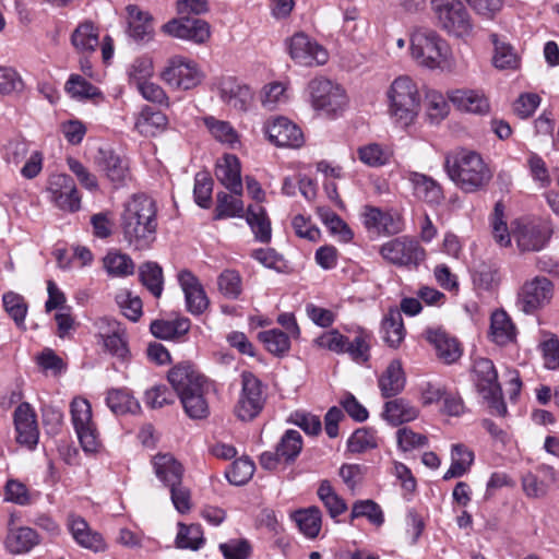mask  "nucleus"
I'll return each instance as SVG.
<instances>
[{
	"label": "nucleus",
	"mask_w": 559,
	"mask_h": 559,
	"mask_svg": "<svg viewBox=\"0 0 559 559\" xmlns=\"http://www.w3.org/2000/svg\"><path fill=\"white\" fill-rule=\"evenodd\" d=\"M253 473L254 463L247 457H240L233 462L226 472V477L230 484L241 486L251 479Z\"/></svg>",
	"instance_id": "58"
},
{
	"label": "nucleus",
	"mask_w": 559,
	"mask_h": 559,
	"mask_svg": "<svg viewBox=\"0 0 559 559\" xmlns=\"http://www.w3.org/2000/svg\"><path fill=\"white\" fill-rule=\"evenodd\" d=\"M270 142L277 146L299 147L304 143L300 128L285 117H277L265 126Z\"/></svg>",
	"instance_id": "24"
},
{
	"label": "nucleus",
	"mask_w": 559,
	"mask_h": 559,
	"mask_svg": "<svg viewBox=\"0 0 559 559\" xmlns=\"http://www.w3.org/2000/svg\"><path fill=\"white\" fill-rule=\"evenodd\" d=\"M191 328V321L186 317H178L174 320H154L150 330L152 334L160 340L179 338L186 335Z\"/></svg>",
	"instance_id": "36"
},
{
	"label": "nucleus",
	"mask_w": 559,
	"mask_h": 559,
	"mask_svg": "<svg viewBox=\"0 0 559 559\" xmlns=\"http://www.w3.org/2000/svg\"><path fill=\"white\" fill-rule=\"evenodd\" d=\"M554 283L544 275L525 280L516 292L515 307L526 316H534L551 304Z\"/></svg>",
	"instance_id": "7"
},
{
	"label": "nucleus",
	"mask_w": 559,
	"mask_h": 559,
	"mask_svg": "<svg viewBox=\"0 0 559 559\" xmlns=\"http://www.w3.org/2000/svg\"><path fill=\"white\" fill-rule=\"evenodd\" d=\"M95 163L115 188L126 186L131 180L128 159L110 148H99Z\"/></svg>",
	"instance_id": "22"
},
{
	"label": "nucleus",
	"mask_w": 559,
	"mask_h": 559,
	"mask_svg": "<svg viewBox=\"0 0 559 559\" xmlns=\"http://www.w3.org/2000/svg\"><path fill=\"white\" fill-rule=\"evenodd\" d=\"M68 526L74 540L94 552L104 551L106 545L102 535L90 528L87 522L81 516L70 515Z\"/></svg>",
	"instance_id": "30"
},
{
	"label": "nucleus",
	"mask_w": 559,
	"mask_h": 559,
	"mask_svg": "<svg viewBox=\"0 0 559 559\" xmlns=\"http://www.w3.org/2000/svg\"><path fill=\"white\" fill-rule=\"evenodd\" d=\"M178 282L185 294L187 310L195 316L202 314L210 305L206 293L199 280L188 270L178 274Z\"/></svg>",
	"instance_id": "25"
},
{
	"label": "nucleus",
	"mask_w": 559,
	"mask_h": 559,
	"mask_svg": "<svg viewBox=\"0 0 559 559\" xmlns=\"http://www.w3.org/2000/svg\"><path fill=\"white\" fill-rule=\"evenodd\" d=\"M240 197L241 195L234 193L218 192L216 195L217 202L214 218L242 217L245 207Z\"/></svg>",
	"instance_id": "47"
},
{
	"label": "nucleus",
	"mask_w": 559,
	"mask_h": 559,
	"mask_svg": "<svg viewBox=\"0 0 559 559\" xmlns=\"http://www.w3.org/2000/svg\"><path fill=\"white\" fill-rule=\"evenodd\" d=\"M168 124V118L160 110L151 106H144L139 112L134 129L143 136L151 138L164 132Z\"/></svg>",
	"instance_id": "34"
},
{
	"label": "nucleus",
	"mask_w": 559,
	"mask_h": 559,
	"mask_svg": "<svg viewBox=\"0 0 559 559\" xmlns=\"http://www.w3.org/2000/svg\"><path fill=\"white\" fill-rule=\"evenodd\" d=\"M258 336L259 340L264 344L267 352L275 356H283L290 348L288 334L278 329L262 331Z\"/></svg>",
	"instance_id": "51"
},
{
	"label": "nucleus",
	"mask_w": 559,
	"mask_h": 559,
	"mask_svg": "<svg viewBox=\"0 0 559 559\" xmlns=\"http://www.w3.org/2000/svg\"><path fill=\"white\" fill-rule=\"evenodd\" d=\"M179 548L198 550L204 544L203 531L200 524L185 525L179 523V531L176 537Z\"/></svg>",
	"instance_id": "54"
},
{
	"label": "nucleus",
	"mask_w": 559,
	"mask_h": 559,
	"mask_svg": "<svg viewBox=\"0 0 559 559\" xmlns=\"http://www.w3.org/2000/svg\"><path fill=\"white\" fill-rule=\"evenodd\" d=\"M215 176L217 180L231 193L242 194L241 166L239 158L234 154H225L216 162Z\"/></svg>",
	"instance_id": "29"
},
{
	"label": "nucleus",
	"mask_w": 559,
	"mask_h": 559,
	"mask_svg": "<svg viewBox=\"0 0 559 559\" xmlns=\"http://www.w3.org/2000/svg\"><path fill=\"white\" fill-rule=\"evenodd\" d=\"M139 276L141 283L148 289V292L156 298H159L163 293V270L155 262H146L139 269Z\"/></svg>",
	"instance_id": "49"
},
{
	"label": "nucleus",
	"mask_w": 559,
	"mask_h": 559,
	"mask_svg": "<svg viewBox=\"0 0 559 559\" xmlns=\"http://www.w3.org/2000/svg\"><path fill=\"white\" fill-rule=\"evenodd\" d=\"M290 58L299 66L316 67L325 64L328 51L307 34L299 32L286 40Z\"/></svg>",
	"instance_id": "14"
},
{
	"label": "nucleus",
	"mask_w": 559,
	"mask_h": 559,
	"mask_svg": "<svg viewBox=\"0 0 559 559\" xmlns=\"http://www.w3.org/2000/svg\"><path fill=\"white\" fill-rule=\"evenodd\" d=\"M153 468L156 477L166 486H175V483H181L183 477V466L173 454L158 453L153 456Z\"/></svg>",
	"instance_id": "33"
},
{
	"label": "nucleus",
	"mask_w": 559,
	"mask_h": 559,
	"mask_svg": "<svg viewBox=\"0 0 559 559\" xmlns=\"http://www.w3.org/2000/svg\"><path fill=\"white\" fill-rule=\"evenodd\" d=\"M358 158L369 167H381L389 163L391 152L380 144L369 143L357 150Z\"/></svg>",
	"instance_id": "53"
},
{
	"label": "nucleus",
	"mask_w": 559,
	"mask_h": 559,
	"mask_svg": "<svg viewBox=\"0 0 559 559\" xmlns=\"http://www.w3.org/2000/svg\"><path fill=\"white\" fill-rule=\"evenodd\" d=\"M204 124L218 142L228 144L231 147L239 142L237 131L228 121L218 120L210 116L204 118Z\"/></svg>",
	"instance_id": "52"
},
{
	"label": "nucleus",
	"mask_w": 559,
	"mask_h": 559,
	"mask_svg": "<svg viewBox=\"0 0 559 559\" xmlns=\"http://www.w3.org/2000/svg\"><path fill=\"white\" fill-rule=\"evenodd\" d=\"M448 99L460 110L476 115H486L490 104L485 94L476 90H453L448 92Z\"/></svg>",
	"instance_id": "28"
},
{
	"label": "nucleus",
	"mask_w": 559,
	"mask_h": 559,
	"mask_svg": "<svg viewBox=\"0 0 559 559\" xmlns=\"http://www.w3.org/2000/svg\"><path fill=\"white\" fill-rule=\"evenodd\" d=\"M419 411L404 399L389 401L384 405L383 416L393 426L412 421L418 417Z\"/></svg>",
	"instance_id": "40"
},
{
	"label": "nucleus",
	"mask_w": 559,
	"mask_h": 559,
	"mask_svg": "<svg viewBox=\"0 0 559 559\" xmlns=\"http://www.w3.org/2000/svg\"><path fill=\"white\" fill-rule=\"evenodd\" d=\"M370 338L371 335L361 330L349 342L348 337L333 329L322 333L314 342L320 348L329 349L335 354L346 353L354 361L364 364L370 358Z\"/></svg>",
	"instance_id": "9"
},
{
	"label": "nucleus",
	"mask_w": 559,
	"mask_h": 559,
	"mask_svg": "<svg viewBox=\"0 0 559 559\" xmlns=\"http://www.w3.org/2000/svg\"><path fill=\"white\" fill-rule=\"evenodd\" d=\"M490 335L492 341L500 346L515 340V326L504 310H497L491 314Z\"/></svg>",
	"instance_id": "37"
},
{
	"label": "nucleus",
	"mask_w": 559,
	"mask_h": 559,
	"mask_svg": "<svg viewBox=\"0 0 559 559\" xmlns=\"http://www.w3.org/2000/svg\"><path fill=\"white\" fill-rule=\"evenodd\" d=\"M311 105L316 110L326 115H336L347 105L345 91L332 81L324 78H316L308 84Z\"/></svg>",
	"instance_id": "10"
},
{
	"label": "nucleus",
	"mask_w": 559,
	"mask_h": 559,
	"mask_svg": "<svg viewBox=\"0 0 559 559\" xmlns=\"http://www.w3.org/2000/svg\"><path fill=\"white\" fill-rule=\"evenodd\" d=\"M474 381L478 393L487 401L492 414L504 416L507 405L498 382V372L488 358H476L473 365Z\"/></svg>",
	"instance_id": "8"
},
{
	"label": "nucleus",
	"mask_w": 559,
	"mask_h": 559,
	"mask_svg": "<svg viewBox=\"0 0 559 559\" xmlns=\"http://www.w3.org/2000/svg\"><path fill=\"white\" fill-rule=\"evenodd\" d=\"M68 94L78 100L103 99V93L79 74H71L64 86Z\"/></svg>",
	"instance_id": "45"
},
{
	"label": "nucleus",
	"mask_w": 559,
	"mask_h": 559,
	"mask_svg": "<svg viewBox=\"0 0 559 559\" xmlns=\"http://www.w3.org/2000/svg\"><path fill=\"white\" fill-rule=\"evenodd\" d=\"M168 381L179 397L185 413L191 419H203L210 414L206 394L210 384L190 364H179L168 371Z\"/></svg>",
	"instance_id": "2"
},
{
	"label": "nucleus",
	"mask_w": 559,
	"mask_h": 559,
	"mask_svg": "<svg viewBox=\"0 0 559 559\" xmlns=\"http://www.w3.org/2000/svg\"><path fill=\"white\" fill-rule=\"evenodd\" d=\"M492 44L495 45L493 64L498 69H516L519 59L513 48L499 40L496 34L491 35Z\"/></svg>",
	"instance_id": "55"
},
{
	"label": "nucleus",
	"mask_w": 559,
	"mask_h": 559,
	"mask_svg": "<svg viewBox=\"0 0 559 559\" xmlns=\"http://www.w3.org/2000/svg\"><path fill=\"white\" fill-rule=\"evenodd\" d=\"M379 252L384 260L399 266H416L425 257L418 241L408 237H399L383 243Z\"/></svg>",
	"instance_id": "17"
},
{
	"label": "nucleus",
	"mask_w": 559,
	"mask_h": 559,
	"mask_svg": "<svg viewBox=\"0 0 559 559\" xmlns=\"http://www.w3.org/2000/svg\"><path fill=\"white\" fill-rule=\"evenodd\" d=\"M474 462V453L466 445L456 443L452 445L451 465L444 473L443 479L449 480L463 476Z\"/></svg>",
	"instance_id": "43"
},
{
	"label": "nucleus",
	"mask_w": 559,
	"mask_h": 559,
	"mask_svg": "<svg viewBox=\"0 0 559 559\" xmlns=\"http://www.w3.org/2000/svg\"><path fill=\"white\" fill-rule=\"evenodd\" d=\"M176 394L166 385H155L145 392V404L151 408H162L175 402Z\"/></svg>",
	"instance_id": "63"
},
{
	"label": "nucleus",
	"mask_w": 559,
	"mask_h": 559,
	"mask_svg": "<svg viewBox=\"0 0 559 559\" xmlns=\"http://www.w3.org/2000/svg\"><path fill=\"white\" fill-rule=\"evenodd\" d=\"M71 41L79 52L91 53L99 45L98 32L92 23H82L74 29Z\"/></svg>",
	"instance_id": "44"
},
{
	"label": "nucleus",
	"mask_w": 559,
	"mask_h": 559,
	"mask_svg": "<svg viewBox=\"0 0 559 559\" xmlns=\"http://www.w3.org/2000/svg\"><path fill=\"white\" fill-rule=\"evenodd\" d=\"M255 240L262 243H269L272 238L271 222L266 211L261 205L249 206L246 215Z\"/></svg>",
	"instance_id": "42"
},
{
	"label": "nucleus",
	"mask_w": 559,
	"mask_h": 559,
	"mask_svg": "<svg viewBox=\"0 0 559 559\" xmlns=\"http://www.w3.org/2000/svg\"><path fill=\"white\" fill-rule=\"evenodd\" d=\"M116 301L126 318L135 322L142 316V300L130 292H121L116 296Z\"/></svg>",
	"instance_id": "60"
},
{
	"label": "nucleus",
	"mask_w": 559,
	"mask_h": 559,
	"mask_svg": "<svg viewBox=\"0 0 559 559\" xmlns=\"http://www.w3.org/2000/svg\"><path fill=\"white\" fill-rule=\"evenodd\" d=\"M120 226L124 239L136 250L151 247L156 238L157 207L155 201L143 193L132 195L123 206Z\"/></svg>",
	"instance_id": "1"
},
{
	"label": "nucleus",
	"mask_w": 559,
	"mask_h": 559,
	"mask_svg": "<svg viewBox=\"0 0 559 559\" xmlns=\"http://www.w3.org/2000/svg\"><path fill=\"white\" fill-rule=\"evenodd\" d=\"M106 404L116 415L136 414L141 408L138 400L126 388L108 390Z\"/></svg>",
	"instance_id": "39"
},
{
	"label": "nucleus",
	"mask_w": 559,
	"mask_h": 559,
	"mask_svg": "<svg viewBox=\"0 0 559 559\" xmlns=\"http://www.w3.org/2000/svg\"><path fill=\"white\" fill-rule=\"evenodd\" d=\"M318 497L323 502L331 518L343 514L347 510V504L334 490L331 483L326 479L320 483Z\"/></svg>",
	"instance_id": "50"
},
{
	"label": "nucleus",
	"mask_w": 559,
	"mask_h": 559,
	"mask_svg": "<svg viewBox=\"0 0 559 559\" xmlns=\"http://www.w3.org/2000/svg\"><path fill=\"white\" fill-rule=\"evenodd\" d=\"M162 29L171 37L198 45L205 44L211 37V25L206 21L186 15L168 21L162 26Z\"/></svg>",
	"instance_id": "20"
},
{
	"label": "nucleus",
	"mask_w": 559,
	"mask_h": 559,
	"mask_svg": "<svg viewBox=\"0 0 559 559\" xmlns=\"http://www.w3.org/2000/svg\"><path fill=\"white\" fill-rule=\"evenodd\" d=\"M129 15L128 33L135 41H148L153 37V24L147 13L142 12L135 5L127 8Z\"/></svg>",
	"instance_id": "35"
},
{
	"label": "nucleus",
	"mask_w": 559,
	"mask_h": 559,
	"mask_svg": "<svg viewBox=\"0 0 559 559\" xmlns=\"http://www.w3.org/2000/svg\"><path fill=\"white\" fill-rule=\"evenodd\" d=\"M213 179L209 173H198L194 178V200L203 209H207L212 202Z\"/></svg>",
	"instance_id": "59"
},
{
	"label": "nucleus",
	"mask_w": 559,
	"mask_h": 559,
	"mask_svg": "<svg viewBox=\"0 0 559 559\" xmlns=\"http://www.w3.org/2000/svg\"><path fill=\"white\" fill-rule=\"evenodd\" d=\"M3 306L5 311L14 320L17 325L24 323V319L27 312V305L24 298L13 292L5 293L2 297Z\"/></svg>",
	"instance_id": "61"
},
{
	"label": "nucleus",
	"mask_w": 559,
	"mask_h": 559,
	"mask_svg": "<svg viewBox=\"0 0 559 559\" xmlns=\"http://www.w3.org/2000/svg\"><path fill=\"white\" fill-rule=\"evenodd\" d=\"M104 267L111 276L126 277L134 273L135 265L128 254L109 251L104 258Z\"/></svg>",
	"instance_id": "48"
},
{
	"label": "nucleus",
	"mask_w": 559,
	"mask_h": 559,
	"mask_svg": "<svg viewBox=\"0 0 559 559\" xmlns=\"http://www.w3.org/2000/svg\"><path fill=\"white\" fill-rule=\"evenodd\" d=\"M219 293L228 299H237L242 292L240 274L235 270H225L217 277Z\"/></svg>",
	"instance_id": "57"
},
{
	"label": "nucleus",
	"mask_w": 559,
	"mask_h": 559,
	"mask_svg": "<svg viewBox=\"0 0 559 559\" xmlns=\"http://www.w3.org/2000/svg\"><path fill=\"white\" fill-rule=\"evenodd\" d=\"M447 41L430 27H415L411 35V55L416 63L428 69L442 68L447 60Z\"/></svg>",
	"instance_id": "6"
},
{
	"label": "nucleus",
	"mask_w": 559,
	"mask_h": 559,
	"mask_svg": "<svg viewBox=\"0 0 559 559\" xmlns=\"http://www.w3.org/2000/svg\"><path fill=\"white\" fill-rule=\"evenodd\" d=\"M405 385V377L402 365L397 360H393L386 367L385 371L379 379V388L384 397L397 395Z\"/></svg>",
	"instance_id": "41"
},
{
	"label": "nucleus",
	"mask_w": 559,
	"mask_h": 559,
	"mask_svg": "<svg viewBox=\"0 0 559 559\" xmlns=\"http://www.w3.org/2000/svg\"><path fill=\"white\" fill-rule=\"evenodd\" d=\"M432 20L437 27L455 38H466L474 29L473 17L463 0H430Z\"/></svg>",
	"instance_id": "5"
},
{
	"label": "nucleus",
	"mask_w": 559,
	"mask_h": 559,
	"mask_svg": "<svg viewBox=\"0 0 559 559\" xmlns=\"http://www.w3.org/2000/svg\"><path fill=\"white\" fill-rule=\"evenodd\" d=\"M358 518H367L368 521L377 526L384 522L383 512L378 503L373 500H358L353 504L350 520Z\"/></svg>",
	"instance_id": "56"
},
{
	"label": "nucleus",
	"mask_w": 559,
	"mask_h": 559,
	"mask_svg": "<svg viewBox=\"0 0 559 559\" xmlns=\"http://www.w3.org/2000/svg\"><path fill=\"white\" fill-rule=\"evenodd\" d=\"M405 178L411 182L416 198L432 204L443 200L442 188L433 178L417 171H408Z\"/></svg>",
	"instance_id": "32"
},
{
	"label": "nucleus",
	"mask_w": 559,
	"mask_h": 559,
	"mask_svg": "<svg viewBox=\"0 0 559 559\" xmlns=\"http://www.w3.org/2000/svg\"><path fill=\"white\" fill-rule=\"evenodd\" d=\"M225 559H247L251 552V546L246 539H230L219 545Z\"/></svg>",
	"instance_id": "64"
},
{
	"label": "nucleus",
	"mask_w": 559,
	"mask_h": 559,
	"mask_svg": "<svg viewBox=\"0 0 559 559\" xmlns=\"http://www.w3.org/2000/svg\"><path fill=\"white\" fill-rule=\"evenodd\" d=\"M221 99L238 111H246L252 102L251 90L240 84L235 78L221 79L217 85Z\"/></svg>",
	"instance_id": "26"
},
{
	"label": "nucleus",
	"mask_w": 559,
	"mask_h": 559,
	"mask_svg": "<svg viewBox=\"0 0 559 559\" xmlns=\"http://www.w3.org/2000/svg\"><path fill=\"white\" fill-rule=\"evenodd\" d=\"M71 417L80 444L84 452L95 453L102 447L98 432L92 420V407L87 400L76 397L71 403Z\"/></svg>",
	"instance_id": "11"
},
{
	"label": "nucleus",
	"mask_w": 559,
	"mask_h": 559,
	"mask_svg": "<svg viewBox=\"0 0 559 559\" xmlns=\"http://www.w3.org/2000/svg\"><path fill=\"white\" fill-rule=\"evenodd\" d=\"M362 224L369 233L377 236H393L404 229L403 217L397 211H384L372 205L364 207Z\"/></svg>",
	"instance_id": "19"
},
{
	"label": "nucleus",
	"mask_w": 559,
	"mask_h": 559,
	"mask_svg": "<svg viewBox=\"0 0 559 559\" xmlns=\"http://www.w3.org/2000/svg\"><path fill=\"white\" fill-rule=\"evenodd\" d=\"M162 79L173 88L190 90L201 83L203 73L193 60L175 56L168 60Z\"/></svg>",
	"instance_id": "13"
},
{
	"label": "nucleus",
	"mask_w": 559,
	"mask_h": 559,
	"mask_svg": "<svg viewBox=\"0 0 559 559\" xmlns=\"http://www.w3.org/2000/svg\"><path fill=\"white\" fill-rule=\"evenodd\" d=\"M13 417L16 442L28 450H34L39 439V429L34 409L28 403H21L15 408Z\"/></svg>",
	"instance_id": "23"
},
{
	"label": "nucleus",
	"mask_w": 559,
	"mask_h": 559,
	"mask_svg": "<svg viewBox=\"0 0 559 559\" xmlns=\"http://www.w3.org/2000/svg\"><path fill=\"white\" fill-rule=\"evenodd\" d=\"M38 543L39 536L35 530L26 526L14 527V520L11 516L5 538V547L11 554L28 552Z\"/></svg>",
	"instance_id": "31"
},
{
	"label": "nucleus",
	"mask_w": 559,
	"mask_h": 559,
	"mask_svg": "<svg viewBox=\"0 0 559 559\" xmlns=\"http://www.w3.org/2000/svg\"><path fill=\"white\" fill-rule=\"evenodd\" d=\"M288 423L298 426L306 433L313 436L320 433L322 429L319 416L302 411L292 413Z\"/></svg>",
	"instance_id": "62"
},
{
	"label": "nucleus",
	"mask_w": 559,
	"mask_h": 559,
	"mask_svg": "<svg viewBox=\"0 0 559 559\" xmlns=\"http://www.w3.org/2000/svg\"><path fill=\"white\" fill-rule=\"evenodd\" d=\"M299 530L309 538H314L321 530V511L318 507L301 509L293 514Z\"/></svg>",
	"instance_id": "46"
},
{
	"label": "nucleus",
	"mask_w": 559,
	"mask_h": 559,
	"mask_svg": "<svg viewBox=\"0 0 559 559\" xmlns=\"http://www.w3.org/2000/svg\"><path fill=\"white\" fill-rule=\"evenodd\" d=\"M262 382L250 371L241 373V392L235 406L236 416L242 421L252 420L264 406Z\"/></svg>",
	"instance_id": "12"
},
{
	"label": "nucleus",
	"mask_w": 559,
	"mask_h": 559,
	"mask_svg": "<svg viewBox=\"0 0 559 559\" xmlns=\"http://www.w3.org/2000/svg\"><path fill=\"white\" fill-rule=\"evenodd\" d=\"M444 169L449 178L466 193L484 190L492 179L488 165L473 151L461 150L448 154Z\"/></svg>",
	"instance_id": "3"
},
{
	"label": "nucleus",
	"mask_w": 559,
	"mask_h": 559,
	"mask_svg": "<svg viewBox=\"0 0 559 559\" xmlns=\"http://www.w3.org/2000/svg\"><path fill=\"white\" fill-rule=\"evenodd\" d=\"M47 192L50 201L62 211L74 213L81 209V194L69 175H51L48 179Z\"/></svg>",
	"instance_id": "18"
},
{
	"label": "nucleus",
	"mask_w": 559,
	"mask_h": 559,
	"mask_svg": "<svg viewBox=\"0 0 559 559\" xmlns=\"http://www.w3.org/2000/svg\"><path fill=\"white\" fill-rule=\"evenodd\" d=\"M302 450V437L299 431L288 429L276 444L275 451H265L260 455V465L267 469H276L280 464H292Z\"/></svg>",
	"instance_id": "15"
},
{
	"label": "nucleus",
	"mask_w": 559,
	"mask_h": 559,
	"mask_svg": "<svg viewBox=\"0 0 559 559\" xmlns=\"http://www.w3.org/2000/svg\"><path fill=\"white\" fill-rule=\"evenodd\" d=\"M94 325L106 352L120 360H127L130 357L127 332L119 321L102 317L94 322Z\"/></svg>",
	"instance_id": "16"
},
{
	"label": "nucleus",
	"mask_w": 559,
	"mask_h": 559,
	"mask_svg": "<svg viewBox=\"0 0 559 559\" xmlns=\"http://www.w3.org/2000/svg\"><path fill=\"white\" fill-rule=\"evenodd\" d=\"M381 331L384 342L392 348H397L405 337L402 313L396 308L389 309L382 320Z\"/></svg>",
	"instance_id": "38"
},
{
	"label": "nucleus",
	"mask_w": 559,
	"mask_h": 559,
	"mask_svg": "<svg viewBox=\"0 0 559 559\" xmlns=\"http://www.w3.org/2000/svg\"><path fill=\"white\" fill-rule=\"evenodd\" d=\"M389 115L396 123L407 127L419 112L420 95L415 82L406 75L396 78L386 91Z\"/></svg>",
	"instance_id": "4"
},
{
	"label": "nucleus",
	"mask_w": 559,
	"mask_h": 559,
	"mask_svg": "<svg viewBox=\"0 0 559 559\" xmlns=\"http://www.w3.org/2000/svg\"><path fill=\"white\" fill-rule=\"evenodd\" d=\"M515 224L513 237L521 251H539L550 238L551 230L542 219H520Z\"/></svg>",
	"instance_id": "21"
},
{
	"label": "nucleus",
	"mask_w": 559,
	"mask_h": 559,
	"mask_svg": "<svg viewBox=\"0 0 559 559\" xmlns=\"http://www.w3.org/2000/svg\"><path fill=\"white\" fill-rule=\"evenodd\" d=\"M426 338L433 346L437 357L444 364H453L462 355L459 341L440 328L427 329Z\"/></svg>",
	"instance_id": "27"
}]
</instances>
